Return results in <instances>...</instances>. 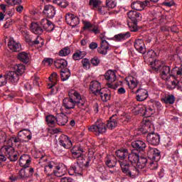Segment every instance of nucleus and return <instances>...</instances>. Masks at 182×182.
I'll use <instances>...</instances> for the list:
<instances>
[{"mask_svg":"<svg viewBox=\"0 0 182 182\" xmlns=\"http://www.w3.org/2000/svg\"><path fill=\"white\" fill-rule=\"evenodd\" d=\"M129 120H130V118L123 116L117 117V114H114L109 118L107 124L102 121H97L95 124L88 127V130L94 133L96 136H100V134H103V133H106L107 129L113 130V129L117 127V126H120V124L129 123Z\"/></svg>","mask_w":182,"mask_h":182,"instance_id":"f257e3e1","label":"nucleus"},{"mask_svg":"<svg viewBox=\"0 0 182 182\" xmlns=\"http://www.w3.org/2000/svg\"><path fill=\"white\" fill-rule=\"evenodd\" d=\"M118 163L121 170L127 177L134 178L139 174V169L136 166L129 164L127 158L129 156V149L127 148H121L115 151Z\"/></svg>","mask_w":182,"mask_h":182,"instance_id":"f03ea898","label":"nucleus"},{"mask_svg":"<svg viewBox=\"0 0 182 182\" xmlns=\"http://www.w3.org/2000/svg\"><path fill=\"white\" fill-rule=\"evenodd\" d=\"M153 56H156V52L154 51L151 52V55L149 54V58L152 59L151 66L153 70L160 73V76L163 80H168L171 76L174 77V74H173V70H171L170 66L165 65L161 60L153 58Z\"/></svg>","mask_w":182,"mask_h":182,"instance_id":"7ed1b4c3","label":"nucleus"},{"mask_svg":"<svg viewBox=\"0 0 182 182\" xmlns=\"http://www.w3.org/2000/svg\"><path fill=\"white\" fill-rule=\"evenodd\" d=\"M74 96L76 100H73V98L69 97H65L63 100V106L65 109L68 110H70V109H75V106H77L80 109H82V110H86L87 108V101L85 97H82L80 94L77 92H74Z\"/></svg>","mask_w":182,"mask_h":182,"instance_id":"20e7f679","label":"nucleus"},{"mask_svg":"<svg viewBox=\"0 0 182 182\" xmlns=\"http://www.w3.org/2000/svg\"><path fill=\"white\" fill-rule=\"evenodd\" d=\"M55 29V24L47 18H43L40 23H31V31L36 35H42L43 31L52 32Z\"/></svg>","mask_w":182,"mask_h":182,"instance_id":"39448f33","label":"nucleus"},{"mask_svg":"<svg viewBox=\"0 0 182 182\" xmlns=\"http://www.w3.org/2000/svg\"><path fill=\"white\" fill-rule=\"evenodd\" d=\"M129 20L128 26L131 32H137L139 31L138 23L141 21V14L136 11H129L127 13Z\"/></svg>","mask_w":182,"mask_h":182,"instance_id":"423d86ee","label":"nucleus"},{"mask_svg":"<svg viewBox=\"0 0 182 182\" xmlns=\"http://www.w3.org/2000/svg\"><path fill=\"white\" fill-rule=\"evenodd\" d=\"M161 152L156 148L149 147L147 149V157L149 159V168L151 170H156L157 168V161L161 157Z\"/></svg>","mask_w":182,"mask_h":182,"instance_id":"0eeeda50","label":"nucleus"},{"mask_svg":"<svg viewBox=\"0 0 182 182\" xmlns=\"http://www.w3.org/2000/svg\"><path fill=\"white\" fill-rule=\"evenodd\" d=\"M19 77L20 76L14 71H9L6 73L4 76L0 75V79H3V82L0 83V86H5V85L8 83V80L10 82V83L16 85V83L19 82Z\"/></svg>","mask_w":182,"mask_h":182,"instance_id":"6e6552de","label":"nucleus"},{"mask_svg":"<svg viewBox=\"0 0 182 182\" xmlns=\"http://www.w3.org/2000/svg\"><path fill=\"white\" fill-rule=\"evenodd\" d=\"M161 109V103L159 101H155L151 105L145 107V117H150L153 114H157L159 110Z\"/></svg>","mask_w":182,"mask_h":182,"instance_id":"1a4fd4ad","label":"nucleus"},{"mask_svg":"<svg viewBox=\"0 0 182 182\" xmlns=\"http://www.w3.org/2000/svg\"><path fill=\"white\" fill-rule=\"evenodd\" d=\"M101 39L100 46L97 48V52L100 55H107V50L109 49V42L106 41V37L105 36V34H101L100 36Z\"/></svg>","mask_w":182,"mask_h":182,"instance_id":"9d476101","label":"nucleus"},{"mask_svg":"<svg viewBox=\"0 0 182 182\" xmlns=\"http://www.w3.org/2000/svg\"><path fill=\"white\" fill-rule=\"evenodd\" d=\"M85 151L82 146H76L70 150L71 156L73 159H77V161H83V153Z\"/></svg>","mask_w":182,"mask_h":182,"instance_id":"9b49d317","label":"nucleus"},{"mask_svg":"<svg viewBox=\"0 0 182 182\" xmlns=\"http://www.w3.org/2000/svg\"><path fill=\"white\" fill-rule=\"evenodd\" d=\"M149 6H151V4L149 0H145L144 1H134L131 4V8L135 11H143L144 9H146V7Z\"/></svg>","mask_w":182,"mask_h":182,"instance_id":"f8f14e48","label":"nucleus"},{"mask_svg":"<svg viewBox=\"0 0 182 182\" xmlns=\"http://www.w3.org/2000/svg\"><path fill=\"white\" fill-rule=\"evenodd\" d=\"M65 21L68 25H70L73 28H75L80 23V19L77 16L72 14L70 13H68L65 15Z\"/></svg>","mask_w":182,"mask_h":182,"instance_id":"ddd939ff","label":"nucleus"},{"mask_svg":"<svg viewBox=\"0 0 182 182\" xmlns=\"http://www.w3.org/2000/svg\"><path fill=\"white\" fill-rule=\"evenodd\" d=\"M146 140L151 146H159L160 144V135L156 133H150L146 136Z\"/></svg>","mask_w":182,"mask_h":182,"instance_id":"4468645a","label":"nucleus"},{"mask_svg":"<svg viewBox=\"0 0 182 182\" xmlns=\"http://www.w3.org/2000/svg\"><path fill=\"white\" fill-rule=\"evenodd\" d=\"M43 14L49 19H53V18H55V15H56V10L53 6L50 4L46 5L44 6Z\"/></svg>","mask_w":182,"mask_h":182,"instance_id":"2eb2a0df","label":"nucleus"},{"mask_svg":"<svg viewBox=\"0 0 182 182\" xmlns=\"http://www.w3.org/2000/svg\"><path fill=\"white\" fill-rule=\"evenodd\" d=\"M135 93L137 102H144L149 97V92L143 88H139Z\"/></svg>","mask_w":182,"mask_h":182,"instance_id":"dca6fc26","label":"nucleus"},{"mask_svg":"<svg viewBox=\"0 0 182 182\" xmlns=\"http://www.w3.org/2000/svg\"><path fill=\"white\" fill-rule=\"evenodd\" d=\"M139 159L140 155L136 150H133L131 153L128 154L127 161H129V164H131V166H133V164H137Z\"/></svg>","mask_w":182,"mask_h":182,"instance_id":"f3484780","label":"nucleus"},{"mask_svg":"<svg viewBox=\"0 0 182 182\" xmlns=\"http://www.w3.org/2000/svg\"><path fill=\"white\" fill-rule=\"evenodd\" d=\"M58 140L60 146H62L64 149H70L73 145L72 141H70V139L67 135H61Z\"/></svg>","mask_w":182,"mask_h":182,"instance_id":"a211bd4d","label":"nucleus"},{"mask_svg":"<svg viewBox=\"0 0 182 182\" xmlns=\"http://www.w3.org/2000/svg\"><path fill=\"white\" fill-rule=\"evenodd\" d=\"M134 46L139 53L144 55L146 53V45H144V41L143 39H136L134 42Z\"/></svg>","mask_w":182,"mask_h":182,"instance_id":"6ab92c4d","label":"nucleus"},{"mask_svg":"<svg viewBox=\"0 0 182 182\" xmlns=\"http://www.w3.org/2000/svg\"><path fill=\"white\" fill-rule=\"evenodd\" d=\"M22 142V139L19 138V136H13L8 139L6 146L14 147V144L16 147H20Z\"/></svg>","mask_w":182,"mask_h":182,"instance_id":"aec40b11","label":"nucleus"},{"mask_svg":"<svg viewBox=\"0 0 182 182\" xmlns=\"http://www.w3.org/2000/svg\"><path fill=\"white\" fill-rule=\"evenodd\" d=\"M132 146L134 149H135L134 150H136L137 152L144 151L146 150V147H147L146 142L141 140H136L132 142Z\"/></svg>","mask_w":182,"mask_h":182,"instance_id":"412c9836","label":"nucleus"},{"mask_svg":"<svg viewBox=\"0 0 182 182\" xmlns=\"http://www.w3.org/2000/svg\"><path fill=\"white\" fill-rule=\"evenodd\" d=\"M130 36H132V34L129 31H127L115 35L111 40L114 41V42H124V41L129 39Z\"/></svg>","mask_w":182,"mask_h":182,"instance_id":"4be33fe9","label":"nucleus"},{"mask_svg":"<svg viewBox=\"0 0 182 182\" xmlns=\"http://www.w3.org/2000/svg\"><path fill=\"white\" fill-rule=\"evenodd\" d=\"M83 167H85V161H77L70 167V171H74L75 174H82Z\"/></svg>","mask_w":182,"mask_h":182,"instance_id":"5701e85b","label":"nucleus"},{"mask_svg":"<svg viewBox=\"0 0 182 182\" xmlns=\"http://www.w3.org/2000/svg\"><path fill=\"white\" fill-rule=\"evenodd\" d=\"M100 87V82L97 80H93L90 83V90L95 96H97V95L102 91Z\"/></svg>","mask_w":182,"mask_h":182,"instance_id":"b1692460","label":"nucleus"},{"mask_svg":"<svg viewBox=\"0 0 182 182\" xmlns=\"http://www.w3.org/2000/svg\"><path fill=\"white\" fill-rule=\"evenodd\" d=\"M105 164L109 168H113V167H116V164H117L118 160L116 159V156L113 155H108L105 159Z\"/></svg>","mask_w":182,"mask_h":182,"instance_id":"393cba45","label":"nucleus"},{"mask_svg":"<svg viewBox=\"0 0 182 182\" xmlns=\"http://www.w3.org/2000/svg\"><path fill=\"white\" fill-rule=\"evenodd\" d=\"M8 47L13 52H19V50H21V44L15 41V40H14V38H10L8 43Z\"/></svg>","mask_w":182,"mask_h":182,"instance_id":"a878e982","label":"nucleus"},{"mask_svg":"<svg viewBox=\"0 0 182 182\" xmlns=\"http://www.w3.org/2000/svg\"><path fill=\"white\" fill-rule=\"evenodd\" d=\"M161 102L165 105H174L176 97H174V95L166 94L161 98Z\"/></svg>","mask_w":182,"mask_h":182,"instance_id":"bb28decb","label":"nucleus"},{"mask_svg":"<svg viewBox=\"0 0 182 182\" xmlns=\"http://www.w3.org/2000/svg\"><path fill=\"white\" fill-rule=\"evenodd\" d=\"M54 66L57 69H68V61L63 58H56L54 61Z\"/></svg>","mask_w":182,"mask_h":182,"instance_id":"cd10ccee","label":"nucleus"},{"mask_svg":"<svg viewBox=\"0 0 182 182\" xmlns=\"http://www.w3.org/2000/svg\"><path fill=\"white\" fill-rule=\"evenodd\" d=\"M2 151H4V154H6V156L9 160L11 157L14 156V154H15V149H14V146H8L7 145H4L2 149Z\"/></svg>","mask_w":182,"mask_h":182,"instance_id":"c85d7f7f","label":"nucleus"},{"mask_svg":"<svg viewBox=\"0 0 182 182\" xmlns=\"http://www.w3.org/2000/svg\"><path fill=\"white\" fill-rule=\"evenodd\" d=\"M68 116H66L63 113H60L57 114L56 116V123L58 124V126H65L66 123H68Z\"/></svg>","mask_w":182,"mask_h":182,"instance_id":"c756f323","label":"nucleus"},{"mask_svg":"<svg viewBox=\"0 0 182 182\" xmlns=\"http://www.w3.org/2000/svg\"><path fill=\"white\" fill-rule=\"evenodd\" d=\"M127 84L128 85L129 89L133 90L135 87H137V85H139V82H137V79L134 78L133 76H129L126 78Z\"/></svg>","mask_w":182,"mask_h":182,"instance_id":"7c9ffc66","label":"nucleus"},{"mask_svg":"<svg viewBox=\"0 0 182 182\" xmlns=\"http://www.w3.org/2000/svg\"><path fill=\"white\" fill-rule=\"evenodd\" d=\"M105 80H107V82H116V73L114 71H112L111 70H109L105 74Z\"/></svg>","mask_w":182,"mask_h":182,"instance_id":"2f4dec72","label":"nucleus"},{"mask_svg":"<svg viewBox=\"0 0 182 182\" xmlns=\"http://www.w3.org/2000/svg\"><path fill=\"white\" fill-rule=\"evenodd\" d=\"M60 76H61V80L63 82H65L70 77V70L69 68H63L60 70Z\"/></svg>","mask_w":182,"mask_h":182,"instance_id":"473e14b6","label":"nucleus"},{"mask_svg":"<svg viewBox=\"0 0 182 182\" xmlns=\"http://www.w3.org/2000/svg\"><path fill=\"white\" fill-rule=\"evenodd\" d=\"M46 122L49 127H55L56 126V117L50 114L46 117Z\"/></svg>","mask_w":182,"mask_h":182,"instance_id":"72a5a7b5","label":"nucleus"},{"mask_svg":"<svg viewBox=\"0 0 182 182\" xmlns=\"http://www.w3.org/2000/svg\"><path fill=\"white\" fill-rule=\"evenodd\" d=\"M17 58L18 60L23 62V63H28L29 62V54L25 51L19 53Z\"/></svg>","mask_w":182,"mask_h":182,"instance_id":"f704fd0d","label":"nucleus"},{"mask_svg":"<svg viewBox=\"0 0 182 182\" xmlns=\"http://www.w3.org/2000/svg\"><path fill=\"white\" fill-rule=\"evenodd\" d=\"M102 4L103 1L100 0H90L89 1V5L93 11H97Z\"/></svg>","mask_w":182,"mask_h":182,"instance_id":"c9c22d12","label":"nucleus"},{"mask_svg":"<svg viewBox=\"0 0 182 182\" xmlns=\"http://www.w3.org/2000/svg\"><path fill=\"white\" fill-rule=\"evenodd\" d=\"M148 163H150L149 159L144 156H141L139 158L138 163H136V166L139 168H144L146 167Z\"/></svg>","mask_w":182,"mask_h":182,"instance_id":"e433bc0d","label":"nucleus"},{"mask_svg":"<svg viewBox=\"0 0 182 182\" xmlns=\"http://www.w3.org/2000/svg\"><path fill=\"white\" fill-rule=\"evenodd\" d=\"M26 68L25 65L22 64H18L14 66V72L21 76V75H23L25 73Z\"/></svg>","mask_w":182,"mask_h":182,"instance_id":"4c0bfd02","label":"nucleus"},{"mask_svg":"<svg viewBox=\"0 0 182 182\" xmlns=\"http://www.w3.org/2000/svg\"><path fill=\"white\" fill-rule=\"evenodd\" d=\"M97 171L102 174L100 178L102 180H106V176H107V171L106 170V166L98 165L97 166Z\"/></svg>","mask_w":182,"mask_h":182,"instance_id":"58836bf2","label":"nucleus"},{"mask_svg":"<svg viewBox=\"0 0 182 182\" xmlns=\"http://www.w3.org/2000/svg\"><path fill=\"white\" fill-rule=\"evenodd\" d=\"M135 113L136 114H142V116L146 117V107L141 105L135 107Z\"/></svg>","mask_w":182,"mask_h":182,"instance_id":"ea45409f","label":"nucleus"},{"mask_svg":"<svg viewBox=\"0 0 182 182\" xmlns=\"http://www.w3.org/2000/svg\"><path fill=\"white\" fill-rule=\"evenodd\" d=\"M95 11H97L100 15H106V14H107V7L104 6L102 3V4L100 5Z\"/></svg>","mask_w":182,"mask_h":182,"instance_id":"a19ab883","label":"nucleus"},{"mask_svg":"<svg viewBox=\"0 0 182 182\" xmlns=\"http://www.w3.org/2000/svg\"><path fill=\"white\" fill-rule=\"evenodd\" d=\"M55 85H56L55 84V82L50 83L48 85V88L50 89L48 95H56L58 93V89L55 87Z\"/></svg>","mask_w":182,"mask_h":182,"instance_id":"79ce46f5","label":"nucleus"},{"mask_svg":"<svg viewBox=\"0 0 182 182\" xmlns=\"http://www.w3.org/2000/svg\"><path fill=\"white\" fill-rule=\"evenodd\" d=\"M82 23L84 25L82 28L83 31H89V32H90V30H92V28H93V24H92L90 21H83Z\"/></svg>","mask_w":182,"mask_h":182,"instance_id":"37998d69","label":"nucleus"},{"mask_svg":"<svg viewBox=\"0 0 182 182\" xmlns=\"http://www.w3.org/2000/svg\"><path fill=\"white\" fill-rule=\"evenodd\" d=\"M54 4H56L60 8H66L68 6V2L66 0H54Z\"/></svg>","mask_w":182,"mask_h":182,"instance_id":"c03bdc74","label":"nucleus"},{"mask_svg":"<svg viewBox=\"0 0 182 182\" xmlns=\"http://www.w3.org/2000/svg\"><path fill=\"white\" fill-rule=\"evenodd\" d=\"M70 54V48L68 47L64 48L58 53L59 56H68Z\"/></svg>","mask_w":182,"mask_h":182,"instance_id":"a18cd8bd","label":"nucleus"},{"mask_svg":"<svg viewBox=\"0 0 182 182\" xmlns=\"http://www.w3.org/2000/svg\"><path fill=\"white\" fill-rule=\"evenodd\" d=\"M100 95L102 102H108V100H110V95L108 93H103L102 91L97 95V96Z\"/></svg>","mask_w":182,"mask_h":182,"instance_id":"49530a36","label":"nucleus"},{"mask_svg":"<svg viewBox=\"0 0 182 182\" xmlns=\"http://www.w3.org/2000/svg\"><path fill=\"white\" fill-rule=\"evenodd\" d=\"M57 171H53V174L56 177H62L63 174L60 173L59 171L62 168V164H59L58 166H54Z\"/></svg>","mask_w":182,"mask_h":182,"instance_id":"de8ad7c7","label":"nucleus"},{"mask_svg":"<svg viewBox=\"0 0 182 182\" xmlns=\"http://www.w3.org/2000/svg\"><path fill=\"white\" fill-rule=\"evenodd\" d=\"M81 63L84 69H90V61H89V59L87 58L82 59L81 61Z\"/></svg>","mask_w":182,"mask_h":182,"instance_id":"09e8293b","label":"nucleus"},{"mask_svg":"<svg viewBox=\"0 0 182 182\" xmlns=\"http://www.w3.org/2000/svg\"><path fill=\"white\" fill-rule=\"evenodd\" d=\"M49 80L51 82V83L56 84V80H58V73H53L49 77Z\"/></svg>","mask_w":182,"mask_h":182,"instance_id":"8fccbe9b","label":"nucleus"},{"mask_svg":"<svg viewBox=\"0 0 182 182\" xmlns=\"http://www.w3.org/2000/svg\"><path fill=\"white\" fill-rule=\"evenodd\" d=\"M90 62L94 66H99L100 63V60L99 59V58H97V56H95L91 59Z\"/></svg>","mask_w":182,"mask_h":182,"instance_id":"3c124183","label":"nucleus"},{"mask_svg":"<svg viewBox=\"0 0 182 182\" xmlns=\"http://www.w3.org/2000/svg\"><path fill=\"white\" fill-rule=\"evenodd\" d=\"M147 133H149V131L144 127L139 128L137 131V134L139 136L147 134Z\"/></svg>","mask_w":182,"mask_h":182,"instance_id":"603ef678","label":"nucleus"},{"mask_svg":"<svg viewBox=\"0 0 182 182\" xmlns=\"http://www.w3.org/2000/svg\"><path fill=\"white\" fill-rule=\"evenodd\" d=\"M43 65H46V66H50V65L53 64V59H52V58H45L43 60Z\"/></svg>","mask_w":182,"mask_h":182,"instance_id":"864d4df0","label":"nucleus"},{"mask_svg":"<svg viewBox=\"0 0 182 182\" xmlns=\"http://www.w3.org/2000/svg\"><path fill=\"white\" fill-rule=\"evenodd\" d=\"M176 72L178 76H182V65H181L180 68L176 67L172 69V73Z\"/></svg>","mask_w":182,"mask_h":182,"instance_id":"5fc2aeb1","label":"nucleus"},{"mask_svg":"<svg viewBox=\"0 0 182 182\" xmlns=\"http://www.w3.org/2000/svg\"><path fill=\"white\" fill-rule=\"evenodd\" d=\"M73 59L74 60H80V59H82V57H80V54L77 50L73 55Z\"/></svg>","mask_w":182,"mask_h":182,"instance_id":"6e6d98bb","label":"nucleus"},{"mask_svg":"<svg viewBox=\"0 0 182 182\" xmlns=\"http://www.w3.org/2000/svg\"><path fill=\"white\" fill-rule=\"evenodd\" d=\"M25 170L21 169V171H18V176L19 178L22 179V178H28V176H26V175L25 174Z\"/></svg>","mask_w":182,"mask_h":182,"instance_id":"4d7b16f0","label":"nucleus"},{"mask_svg":"<svg viewBox=\"0 0 182 182\" xmlns=\"http://www.w3.org/2000/svg\"><path fill=\"white\" fill-rule=\"evenodd\" d=\"M28 157H29V156L24 154L20 157V160H26V163L27 164H30L31 161V159H27Z\"/></svg>","mask_w":182,"mask_h":182,"instance_id":"13d9d810","label":"nucleus"},{"mask_svg":"<svg viewBox=\"0 0 182 182\" xmlns=\"http://www.w3.org/2000/svg\"><path fill=\"white\" fill-rule=\"evenodd\" d=\"M26 132V133H28V135L27 136V139H28V140H31V139H32V135L31 134L30 132L26 129L20 131V132L18 133V136H21V133L25 134V132Z\"/></svg>","mask_w":182,"mask_h":182,"instance_id":"bf43d9fd","label":"nucleus"},{"mask_svg":"<svg viewBox=\"0 0 182 182\" xmlns=\"http://www.w3.org/2000/svg\"><path fill=\"white\" fill-rule=\"evenodd\" d=\"M90 32H93V33L97 35V33H99L100 31H99L97 26H93V27L90 30Z\"/></svg>","mask_w":182,"mask_h":182,"instance_id":"052dcab7","label":"nucleus"},{"mask_svg":"<svg viewBox=\"0 0 182 182\" xmlns=\"http://www.w3.org/2000/svg\"><path fill=\"white\" fill-rule=\"evenodd\" d=\"M97 43H95V42H92L90 45H89V48L90 49H97Z\"/></svg>","mask_w":182,"mask_h":182,"instance_id":"680f3d73","label":"nucleus"},{"mask_svg":"<svg viewBox=\"0 0 182 182\" xmlns=\"http://www.w3.org/2000/svg\"><path fill=\"white\" fill-rule=\"evenodd\" d=\"M116 1H114V0H112V1H111V3H109L108 6H107V8H110L111 9H113V8H116Z\"/></svg>","mask_w":182,"mask_h":182,"instance_id":"e2e57ef3","label":"nucleus"},{"mask_svg":"<svg viewBox=\"0 0 182 182\" xmlns=\"http://www.w3.org/2000/svg\"><path fill=\"white\" fill-rule=\"evenodd\" d=\"M117 93L118 95H124V93H126V89H124L123 87H121L118 88Z\"/></svg>","mask_w":182,"mask_h":182,"instance_id":"0e129e2a","label":"nucleus"},{"mask_svg":"<svg viewBox=\"0 0 182 182\" xmlns=\"http://www.w3.org/2000/svg\"><path fill=\"white\" fill-rule=\"evenodd\" d=\"M40 78L38 77H35L33 80V84L34 86H39Z\"/></svg>","mask_w":182,"mask_h":182,"instance_id":"69168bd1","label":"nucleus"},{"mask_svg":"<svg viewBox=\"0 0 182 182\" xmlns=\"http://www.w3.org/2000/svg\"><path fill=\"white\" fill-rule=\"evenodd\" d=\"M9 160L10 161H16L18 160V152H14L13 156Z\"/></svg>","mask_w":182,"mask_h":182,"instance_id":"338daca9","label":"nucleus"},{"mask_svg":"<svg viewBox=\"0 0 182 182\" xmlns=\"http://www.w3.org/2000/svg\"><path fill=\"white\" fill-rule=\"evenodd\" d=\"M164 5L165 6H168V7L173 6L174 5V1H165V2H164Z\"/></svg>","mask_w":182,"mask_h":182,"instance_id":"774afa93","label":"nucleus"}]
</instances>
